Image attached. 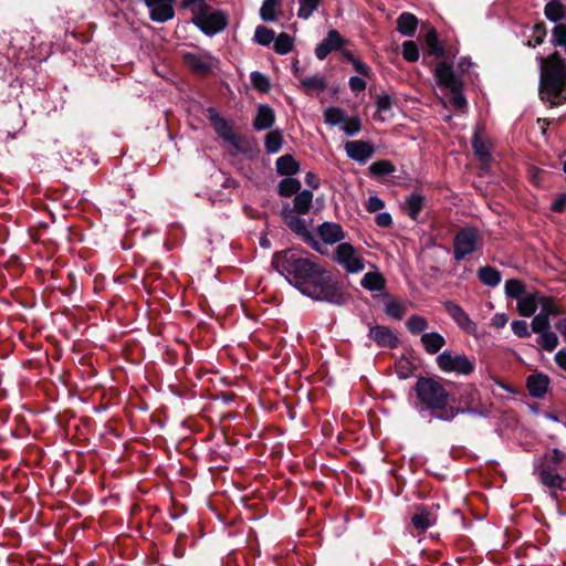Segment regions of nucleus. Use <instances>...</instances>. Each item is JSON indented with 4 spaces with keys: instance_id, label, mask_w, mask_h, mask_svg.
<instances>
[{
    "instance_id": "nucleus-47",
    "label": "nucleus",
    "mask_w": 566,
    "mask_h": 566,
    "mask_svg": "<svg viewBox=\"0 0 566 566\" xmlns=\"http://www.w3.org/2000/svg\"><path fill=\"white\" fill-rule=\"evenodd\" d=\"M251 84L255 90L261 93H268L271 88L270 78L258 71H254L250 75Z\"/></svg>"
},
{
    "instance_id": "nucleus-45",
    "label": "nucleus",
    "mask_w": 566,
    "mask_h": 566,
    "mask_svg": "<svg viewBox=\"0 0 566 566\" xmlns=\"http://www.w3.org/2000/svg\"><path fill=\"white\" fill-rule=\"evenodd\" d=\"M275 36V32L264 25H258L254 33V40L256 43L268 46L270 45Z\"/></svg>"
},
{
    "instance_id": "nucleus-52",
    "label": "nucleus",
    "mask_w": 566,
    "mask_h": 566,
    "mask_svg": "<svg viewBox=\"0 0 566 566\" xmlns=\"http://www.w3.org/2000/svg\"><path fill=\"white\" fill-rule=\"evenodd\" d=\"M531 327H532V331L537 334L547 332L549 328V317L542 313L537 314L533 318V321L531 323Z\"/></svg>"
},
{
    "instance_id": "nucleus-31",
    "label": "nucleus",
    "mask_w": 566,
    "mask_h": 566,
    "mask_svg": "<svg viewBox=\"0 0 566 566\" xmlns=\"http://www.w3.org/2000/svg\"><path fill=\"white\" fill-rule=\"evenodd\" d=\"M424 42L428 49L429 55L438 59L446 56V49L439 41L438 32L434 28H430L424 36Z\"/></svg>"
},
{
    "instance_id": "nucleus-26",
    "label": "nucleus",
    "mask_w": 566,
    "mask_h": 566,
    "mask_svg": "<svg viewBox=\"0 0 566 566\" xmlns=\"http://www.w3.org/2000/svg\"><path fill=\"white\" fill-rule=\"evenodd\" d=\"M474 395H475V389L472 386H467L461 390L460 397H459V405L455 406L453 403V408L459 409V415L473 413L475 411L474 410V400H475Z\"/></svg>"
},
{
    "instance_id": "nucleus-54",
    "label": "nucleus",
    "mask_w": 566,
    "mask_h": 566,
    "mask_svg": "<svg viewBox=\"0 0 566 566\" xmlns=\"http://www.w3.org/2000/svg\"><path fill=\"white\" fill-rule=\"evenodd\" d=\"M395 99L388 94H378L376 96L375 105L378 112H388L395 104Z\"/></svg>"
},
{
    "instance_id": "nucleus-27",
    "label": "nucleus",
    "mask_w": 566,
    "mask_h": 566,
    "mask_svg": "<svg viewBox=\"0 0 566 566\" xmlns=\"http://www.w3.org/2000/svg\"><path fill=\"white\" fill-rule=\"evenodd\" d=\"M426 352L434 355L446 345L444 337L438 332L423 333L420 338Z\"/></svg>"
},
{
    "instance_id": "nucleus-55",
    "label": "nucleus",
    "mask_w": 566,
    "mask_h": 566,
    "mask_svg": "<svg viewBox=\"0 0 566 566\" xmlns=\"http://www.w3.org/2000/svg\"><path fill=\"white\" fill-rule=\"evenodd\" d=\"M511 328L513 333L520 338L531 336L526 321H513L511 324Z\"/></svg>"
},
{
    "instance_id": "nucleus-42",
    "label": "nucleus",
    "mask_w": 566,
    "mask_h": 566,
    "mask_svg": "<svg viewBox=\"0 0 566 566\" xmlns=\"http://www.w3.org/2000/svg\"><path fill=\"white\" fill-rule=\"evenodd\" d=\"M281 0H263L260 8V17L264 22H273L276 20V7L280 6Z\"/></svg>"
},
{
    "instance_id": "nucleus-21",
    "label": "nucleus",
    "mask_w": 566,
    "mask_h": 566,
    "mask_svg": "<svg viewBox=\"0 0 566 566\" xmlns=\"http://www.w3.org/2000/svg\"><path fill=\"white\" fill-rule=\"evenodd\" d=\"M275 123V114L272 107L266 104H261L258 107L256 116L253 119V127L255 130L270 129Z\"/></svg>"
},
{
    "instance_id": "nucleus-63",
    "label": "nucleus",
    "mask_w": 566,
    "mask_h": 566,
    "mask_svg": "<svg viewBox=\"0 0 566 566\" xmlns=\"http://www.w3.org/2000/svg\"><path fill=\"white\" fill-rule=\"evenodd\" d=\"M507 321L509 317L506 314H495L494 317L492 318V326L495 328H503L506 325Z\"/></svg>"
},
{
    "instance_id": "nucleus-15",
    "label": "nucleus",
    "mask_w": 566,
    "mask_h": 566,
    "mask_svg": "<svg viewBox=\"0 0 566 566\" xmlns=\"http://www.w3.org/2000/svg\"><path fill=\"white\" fill-rule=\"evenodd\" d=\"M346 42L337 30H329L326 38L316 45L315 55L318 60H325L331 52L340 50Z\"/></svg>"
},
{
    "instance_id": "nucleus-7",
    "label": "nucleus",
    "mask_w": 566,
    "mask_h": 566,
    "mask_svg": "<svg viewBox=\"0 0 566 566\" xmlns=\"http://www.w3.org/2000/svg\"><path fill=\"white\" fill-rule=\"evenodd\" d=\"M482 244V237L478 228L463 227L453 237V259L460 262L480 250Z\"/></svg>"
},
{
    "instance_id": "nucleus-18",
    "label": "nucleus",
    "mask_w": 566,
    "mask_h": 566,
    "mask_svg": "<svg viewBox=\"0 0 566 566\" xmlns=\"http://www.w3.org/2000/svg\"><path fill=\"white\" fill-rule=\"evenodd\" d=\"M347 156L359 164H365L375 153L373 144L364 140H350L345 144Z\"/></svg>"
},
{
    "instance_id": "nucleus-57",
    "label": "nucleus",
    "mask_w": 566,
    "mask_h": 566,
    "mask_svg": "<svg viewBox=\"0 0 566 566\" xmlns=\"http://www.w3.org/2000/svg\"><path fill=\"white\" fill-rule=\"evenodd\" d=\"M368 212H376L385 207V201L378 196H370L365 205Z\"/></svg>"
},
{
    "instance_id": "nucleus-37",
    "label": "nucleus",
    "mask_w": 566,
    "mask_h": 566,
    "mask_svg": "<svg viewBox=\"0 0 566 566\" xmlns=\"http://www.w3.org/2000/svg\"><path fill=\"white\" fill-rule=\"evenodd\" d=\"M274 51L280 55L290 53L294 48V39L290 34L282 32L276 38L274 36Z\"/></svg>"
},
{
    "instance_id": "nucleus-48",
    "label": "nucleus",
    "mask_w": 566,
    "mask_h": 566,
    "mask_svg": "<svg viewBox=\"0 0 566 566\" xmlns=\"http://www.w3.org/2000/svg\"><path fill=\"white\" fill-rule=\"evenodd\" d=\"M324 118L331 126H336L346 120V115L339 107H328L324 112Z\"/></svg>"
},
{
    "instance_id": "nucleus-44",
    "label": "nucleus",
    "mask_w": 566,
    "mask_h": 566,
    "mask_svg": "<svg viewBox=\"0 0 566 566\" xmlns=\"http://www.w3.org/2000/svg\"><path fill=\"white\" fill-rule=\"evenodd\" d=\"M395 370L400 379H407L413 375L416 370V365L411 363L408 358L402 356L400 359L396 361Z\"/></svg>"
},
{
    "instance_id": "nucleus-30",
    "label": "nucleus",
    "mask_w": 566,
    "mask_h": 566,
    "mask_svg": "<svg viewBox=\"0 0 566 566\" xmlns=\"http://www.w3.org/2000/svg\"><path fill=\"white\" fill-rule=\"evenodd\" d=\"M424 196L419 192H412L406 198L405 209L411 220H418V217L424 207Z\"/></svg>"
},
{
    "instance_id": "nucleus-17",
    "label": "nucleus",
    "mask_w": 566,
    "mask_h": 566,
    "mask_svg": "<svg viewBox=\"0 0 566 566\" xmlns=\"http://www.w3.org/2000/svg\"><path fill=\"white\" fill-rule=\"evenodd\" d=\"M368 336L379 347L395 349L399 346L397 335L387 326L376 325L370 327Z\"/></svg>"
},
{
    "instance_id": "nucleus-46",
    "label": "nucleus",
    "mask_w": 566,
    "mask_h": 566,
    "mask_svg": "<svg viewBox=\"0 0 566 566\" xmlns=\"http://www.w3.org/2000/svg\"><path fill=\"white\" fill-rule=\"evenodd\" d=\"M537 344L546 352L554 350L558 345V337L554 332L541 333L537 338Z\"/></svg>"
},
{
    "instance_id": "nucleus-25",
    "label": "nucleus",
    "mask_w": 566,
    "mask_h": 566,
    "mask_svg": "<svg viewBox=\"0 0 566 566\" xmlns=\"http://www.w3.org/2000/svg\"><path fill=\"white\" fill-rule=\"evenodd\" d=\"M313 202V192L311 190L304 189L295 195L293 200V207L290 206V210L293 213L297 214H306L312 208Z\"/></svg>"
},
{
    "instance_id": "nucleus-29",
    "label": "nucleus",
    "mask_w": 566,
    "mask_h": 566,
    "mask_svg": "<svg viewBox=\"0 0 566 566\" xmlns=\"http://www.w3.org/2000/svg\"><path fill=\"white\" fill-rule=\"evenodd\" d=\"M472 149L475 157L481 161L483 166H489L492 158L491 151L489 150L485 142L482 139L479 130L473 134L471 140Z\"/></svg>"
},
{
    "instance_id": "nucleus-10",
    "label": "nucleus",
    "mask_w": 566,
    "mask_h": 566,
    "mask_svg": "<svg viewBox=\"0 0 566 566\" xmlns=\"http://www.w3.org/2000/svg\"><path fill=\"white\" fill-rule=\"evenodd\" d=\"M544 14L549 21L557 23L552 30V43L563 48L566 53V24L560 23L566 20V6L560 0L548 1L544 7Z\"/></svg>"
},
{
    "instance_id": "nucleus-40",
    "label": "nucleus",
    "mask_w": 566,
    "mask_h": 566,
    "mask_svg": "<svg viewBox=\"0 0 566 566\" xmlns=\"http://www.w3.org/2000/svg\"><path fill=\"white\" fill-rule=\"evenodd\" d=\"M505 294L518 301L525 294V284L521 280L510 279L505 282Z\"/></svg>"
},
{
    "instance_id": "nucleus-53",
    "label": "nucleus",
    "mask_w": 566,
    "mask_h": 566,
    "mask_svg": "<svg viewBox=\"0 0 566 566\" xmlns=\"http://www.w3.org/2000/svg\"><path fill=\"white\" fill-rule=\"evenodd\" d=\"M343 123H344V126L342 127V129L344 130V133L347 136H355L361 129V122L358 116H354L350 118L346 117V120Z\"/></svg>"
},
{
    "instance_id": "nucleus-64",
    "label": "nucleus",
    "mask_w": 566,
    "mask_h": 566,
    "mask_svg": "<svg viewBox=\"0 0 566 566\" xmlns=\"http://www.w3.org/2000/svg\"><path fill=\"white\" fill-rule=\"evenodd\" d=\"M555 363L566 371V349H560L555 354Z\"/></svg>"
},
{
    "instance_id": "nucleus-16",
    "label": "nucleus",
    "mask_w": 566,
    "mask_h": 566,
    "mask_svg": "<svg viewBox=\"0 0 566 566\" xmlns=\"http://www.w3.org/2000/svg\"><path fill=\"white\" fill-rule=\"evenodd\" d=\"M443 307L460 328L467 333H473L475 331V323L469 317L465 311L458 303L449 300L443 303Z\"/></svg>"
},
{
    "instance_id": "nucleus-4",
    "label": "nucleus",
    "mask_w": 566,
    "mask_h": 566,
    "mask_svg": "<svg viewBox=\"0 0 566 566\" xmlns=\"http://www.w3.org/2000/svg\"><path fill=\"white\" fill-rule=\"evenodd\" d=\"M207 116L214 133L226 143L234 147L239 153L248 155L250 151L255 150L256 142L254 139L249 140L245 137L238 136L233 132V128L229 122L220 116L216 107H208Z\"/></svg>"
},
{
    "instance_id": "nucleus-38",
    "label": "nucleus",
    "mask_w": 566,
    "mask_h": 566,
    "mask_svg": "<svg viewBox=\"0 0 566 566\" xmlns=\"http://www.w3.org/2000/svg\"><path fill=\"white\" fill-rule=\"evenodd\" d=\"M368 169L371 176L382 177L394 174L396 166L390 160L381 159L373 163Z\"/></svg>"
},
{
    "instance_id": "nucleus-3",
    "label": "nucleus",
    "mask_w": 566,
    "mask_h": 566,
    "mask_svg": "<svg viewBox=\"0 0 566 566\" xmlns=\"http://www.w3.org/2000/svg\"><path fill=\"white\" fill-rule=\"evenodd\" d=\"M539 97L552 107L566 103V60L558 51L539 57Z\"/></svg>"
},
{
    "instance_id": "nucleus-62",
    "label": "nucleus",
    "mask_w": 566,
    "mask_h": 566,
    "mask_svg": "<svg viewBox=\"0 0 566 566\" xmlns=\"http://www.w3.org/2000/svg\"><path fill=\"white\" fill-rule=\"evenodd\" d=\"M205 0H181L179 3V8L182 10H191L192 14H195V10L202 6Z\"/></svg>"
},
{
    "instance_id": "nucleus-43",
    "label": "nucleus",
    "mask_w": 566,
    "mask_h": 566,
    "mask_svg": "<svg viewBox=\"0 0 566 566\" xmlns=\"http://www.w3.org/2000/svg\"><path fill=\"white\" fill-rule=\"evenodd\" d=\"M298 1H300V8L297 11V17L303 20L310 19L323 2V0H298Z\"/></svg>"
},
{
    "instance_id": "nucleus-9",
    "label": "nucleus",
    "mask_w": 566,
    "mask_h": 566,
    "mask_svg": "<svg viewBox=\"0 0 566 566\" xmlns=\"http://www.w3.org/2000/svg\"><path fill=\"white\" fill-rule=\"evenodd\" d=\"M437 365L444 373H455L462 376H469L475 370V360L470 359L464 354H455L452 350H443L438 355Z\"/></svg>"
},
{
    "instance_id": "nucleus-13",
    "label": "nucleus",
    "mask_w": 566,
    "mask_h": 566,
    "mask_svg": "<svg viewBox=\"0 0 566 566\" xmlns=\"http://www.w3.org/2000/svg\"><path fill=\"white\" fill-rule=\"evenodd\" d=\"M415 513L411 516L410 523L417 530L419 534L424 533L430 526L436 524L437 515L434 514V507L439 505L427 506L424 504H417L413 506Z\"/></svg>"
},
{
    "instance_id": "nucleus-14",
    "label": "nucleus",
    "mask_w": 566,
    "mask_h": 566,
    "mask_svg": "<svg viewBox=\"0 0 566 566\" xmlns=\"http://www.w3.org/2000/svg\"><path fill=\"white\" fill-rule=\"evenodd\" d=\"M355 253L353 244L343 242L337 245L333 260L340 264L348 273H359L365 268L364 260H355L353 264H347L348 259Z\"/></svg>"
},
{
    "instance_id": "nucleus-59",
    "label": "nucleus",
    "mask_w": 566,
    "mask_h": 566,
    "mask_svg": "<svg viewBox=\"0 0 566 566\" xmlns=\"http://www.w3.org/2000/svg\"><path fill=\"white\" fill-rule=\"evenodd\" d=\"M354 70L365 76V77H370L373 75V71L370 69L369 65H367L365 62H363L361 60L359 59H356L353 63H352Z\"/></svg>"
},
{
    "instance_id": "nucleus-2",
    "label": "nucleus",
    "mask_w": 566,
    "mask_h": 566,
    "mask_svg": "<svg viewBox=\"0 0 566 566\" xmlns=\"http://www.w3.org/2000/svg\"><path fill=\"white\" fill-rule=\"evenodd\" d=\"M411 392L415 395L412 406L422 417L452 422L459 416V409L453 408L455 398L438 378L418 376Z\"/></svg>"
},
{
    "instance_id": "nucleus-20",
    "label": "nucleus",
    "mask_w": 566,
    "mask_h": 566,
    "mask_svg": "<svg viewBox=\"0 0 566 566\" xmlns=\"http://www.w3.org/2000/svg\"><path fill=\"white\" fill-rule=\"evenodd\" d=\"M317 234L326 244H334L345 239V232L340 224L325 221L317 228Z\"/></svg>"
},
{
    "instance_id": "nucleus-24",
    "label": "nucleus",
    "mask_w": 566,
    "mask_h": 566,
    "mask_svg": "<svg viewBox=\"0 0 566 566\" xmlns=\"http://www.w3.org/2000/svg\"><path fill=\"white\" fill-rule=\"evenodd\" d=\"M300 85L306 95H312L314 92H324L327 88V81L325 76L315 74L301 78Z\"/></svg>"
},
{
    "instance_id": "nucleus-35",
    "label": "nucleus",
    "mask_w": 566,
    "mask_h": 566,
    "mask_svg": "<svg viewBox=\"0 0 566 566\" xmlns=\"http://www.w3.org/2000/svg\"><path fill=\"white\" fill-rule=\"evenodd\" d=\"M302 184L298 179L292 178V176L282 179L277 186V193L281 197H291L301 191Z\"/></svg>"
},
{
    "instance_id": "nucleus-5",
    "label": "nucleus",
    "mask_w": 566,
    "mask_h": 566,
    "mask_svg": "<svg viewBox=\"0 0 566 566\" xmlns=\"http://www.w3.org/2000/svg\"><path fill=\"white\" fill-rule=\"evenodd\" d=\"M191 22L203 34L213 36L228 27L229 19L224 11L214 9L208 2H202V6L195 10Z\"/></svg>"
},
{
    "instance_id": "nucleus-41",
    "label": "nucleus",
    "mask_w": 566,
    "mask_h": 566,
    "mask_svg": "<svg viewBox=\"0 0 566 566\" xmlns=\"http://www.w3.org/2000/svg\"><path fill=\"white\" fill-rule=\"evenodd\" d=\"M543 485L552 490V496L556 497L555 490L566 491V476L551 475L545 473L543 475Z\"/></svg>"
},
{
    "instance_id": "nucleus-34",
    "label": "nucleus",
    "mask_w": 566,
    "mask_h": 566,
    "mask_svg": "<svg viewBox=\"0 0 566 566\" xmlns=\"http://www.w3.org/2000/svg\"><path fill=\"white\" fill-rule=\"evenodd\" d=\"M360 284L364 289L375 292V291H382L386 286V280L384 275L379 272H367L361 281Z\"/></svg>"
},
{
    "instance_id": "nucleus-36",
    "label": "nucleus",
    "mask_w": 566,
    "mask_h": 566,
    "mask_svg": "<svg viewBox=\"0 0 566 566\" xmlns=\"http://www.w3.org/2000/svg\"><path fill=\"white\" fill-rule=\"evenodd\" d=\"M283 145V135L280 129L268 133L264 137V146L268 154H276Z\"/></svg>"
},
{
    "instance_id": "nucleus-51",
    "label": "nucleus",
    "mask_w": 566,
    "mask_h": 566,
    "mask_svg": "<svg viewBox=\"0 0 566 566\" xmlns=\"http://www.w3.org/2000/svg\"><path fill=\"white\" fill-rule=\"evenodd\" d=\"M402 56L408 62L419 60V49L415 41L408 40L402 43Z\"/></svg>"
},
{
    "instance_id": "nucleus-12",
    "label": "nucleus",
    "mask_w": 566,
    "mask_h": 566,
    "mask_svg": "<svg viewBox=\"0 0 566 566\" xmlns=\"http://www.w3.org/2000/svg\"><path fill=\"white\" fill-rule=\"evenodd\" d=\"M565 463L566 454L559 449L555 448L551 453H546L543 458V462L535 469L541 483L543 484V475H545V473L551 475H562L558 473V470L563 471Z\"/></svg>"
},
{
    "instance_id": "nucleus-22",
    "label": "nucleus",
    "mask_w": 566,
    "mask_h": 566,
    "mask_svg": "<svg viewBox=\"0 0 566 566\" xmlns=\"http://www.w3.org/2000/svg\"><path fill=\"white\" fill-rule=\"evenodd\" d=\"M149 8L150 20L157 23H165L175 17L174 6L167 2H157L154 6H146Z\"/></svg>"
},
{
    "instance_id": "nucleus-28",
    "label": "nucleus",
    "mask_w": 566,
    "mask_h": 566,
    "mask_svg": "<svg viewBox=\"0 0 566 566\" xmlns=\"http://www.w3.org/2000/svg\"><path fill=\"white\" fill-rule=\"evenodd\" d=\"M418 27V19L410 12H402L397 19V31L405 36H413Z\"/></svg>"
},
{
    "instance_id": "nucleus-6",
    "label": "nucleus",
    "mask_w": 566,
    "mask_h": 566,
    "mask_svg": "<svg viewBox=\"0 0 566 566\" xmlns=\"http://www.w3.org/2000/svg\"><path fill=\"white\" fill-rule=\"evenodd\" d=\"M434 77H436V82L439 86L450 90V93H451L450 102L457 109H462V108L467 107L468 102H467L465 96L462 93L463 82L461 78L455 76V74L453 72L452 64L444 62V61L440 62L436 66Z\"/></svg>"
},
{
    "instance_id": "nucleus-39",
    "label": "nucleus",
    "mask_w": 566,
    "mask_h": 566,
    "mask_svg": "<svg viewBox=\"0 0 566 566\" xmlns=\"http://www.w3.org/2000/svg\"><path fill=\"white\" fill-rule=\"evenodd\" d=\"M538 302L541 306V313L546 316H556L563 313V310L559 305H557L552 296L541 295L538 294Z\"/></svg>"
},
{
    "instance_id": "nucleus-11",
    "label": "nucleus",
    "mask_w": 566,
    "mask_h": 566,
    "mask_svg": "<svg viewBox=\"0 0 566 566\" xmlns=\"http://www.w3.org/2000/svg\"><path fill=\"white\" fill-rule=\"evenodd\" d=\"M182 61L195 74L206 77L219 67V60L210 53H205L203 57L192 53L186 52L182 55Z\"/></svg>"
},
{
    "instance_id": "nucleus-32",
    "label": "nucleus",
    "mask_w": 566,
    "mask_h": 566,
    "mask_svg": "<svg viewBox=\"0 0 566 566\" xmlns=\"http://www.w3.org/2000/svg\"><path fill=\"white\" fill-rule=\"evenodd\" d=\"M478 279L482 284L491 287H495L501 283L502 274L501 272L491 265L481 266L478 270Z\"/></svg>"
},
{
    "instance_id": "nucleus-8",
    "label": "nucleus",
    "mask_w": 566,
    "mask_h": 566,
    "mask_svg": "<svg viewBox=\"0 0 566 566\" xmlns=\"http://www.w3.org/2000/svg\"><path fill=\"white\" fill-rule=\"evenodd\" d=\"M297 213H293L290 210V203L284 202L282 210H281V217L284 222V224L295 234L302 238V240L314 251L324 254V251L322 249V243L315 238V235L307 230L305 220L297 217Z\"/></svg>"
},
{
    "instance_id": "nucleus-50",
    "label": "nucleus",
    "mask_w": 566,
    "mask_h": 566,
    "mask_svg": "<svg viewBox=\"0 0 566 566\" xmlns=\"http://www.w3.org/2000/svg\"><path fill=\"white\" fill-rule=\"evenodd\" d=\"M385 313L395 319H401L406 313V307L400 302L391 298L386 304Z\"/></svg>"
},
{
    "instance_id": "nucleus-33",
    "label": "nucleus",
    "mask_w": 566,
    "mask_h": 566,
    "mask_svg": "<svg viewBox=\"0 0 566 566\" xmlns=\"http://www.w3.org/2000/svg\"><path fill=\"white\" fill-rule=\"evenodd\" d=\"M538 306V293L527 294L520 298L517 302L518 313L525 317L532 316L536 312Z\"/></svg>"
},
{
    "instance_id": "nucleus-23",
    "label": "nucleus",
    "mask_w": 566,
    "mask_h": 566,
    "mask_svg": "<svg viewBox=\"0 0 566 566\" xmlns=\"http://www.w3.org/2000/svg\"><path fill=\"white\" fill-rule=\"evenodd\" d=\"M276 172L280 176H294L300 172L301 165L291 154H285L276 159Z\"/></svg>"
},
{
    "instance_id": "nucleus-49",
    "label": "nucleus",
    "mask_w": 566,
    "mask_h": 566,
    "mask_svg": "<svg viewBox=\"0 0 566 566\" xmlns=\"http://www.w3.org/2000/svg\"><path fill=\"white\" fill-rule=\"evenodd\" d=\"M406 326L411 334H419L428 328V322L424 317L419 315H411Z\"/></svg>"
},
{
    "instance_id": "nucleus-19",
    "label": "nucleus",
    "mask_w": 566,
    "mask_h": 566,
    "mask_svg": "<svg viewBox=\"0 0 566 566\" xmlns=\"http://www.w3.org/2000/svg\"><path fill=\"white\" fill-rule=\"evenodd\" d=\"M551 378L548 375L536 371L526 377V388L530 396L535 399H543L548 391Z\"/></svg>"
},
{
    "instance_id": "nucleus-60",
    "label": "nucleus",
    "mask_w": 566,
    "mask_h": 566,
    "mask_svg": "<svg viewBox=\"0 0 566 566\" xmlns=\"http://www.w3.org/2000/svg\"><path fill=\"white\" fill-rule=\"evenodd\" d=\"M349 88L357 93L366 88V82L359 76H352L348 81Z\"/></svg>"
},
{
    "instance_id": "nucleus-1",
    "label": "nucleus",
    "mask_w": 566,
    "mask_h": 566,
    "mask_svg": "<svg viewBox=\"0 0 566 566\" xmlns=\"http://www.w3.org/2000/svg\"><path fill=\"white\" fill-rule=\"evenodd\" d=\"M271 264L301 294L316 302L343 306L349 300L343 282L325 269L317 256L305 250L276 251Z\"/></svg>"
},
{
    "instance_id": "nucleus-56",
    "label": "nucleus",
    "mask_w": 566,
    "mask_h": 566,
    "mask_svg": "<svg viewBox=\"0 0 566 566\" xmlns=\"http://www.w3.org/2000/svg\"><path fill=\"white\" fill-rule=\"evenodd\" d=\"M546 34H547L546 24L543 21L537 22L533 27V35H534V41H535L534 45H541L544 42Z\"/></svg>"
},
{
    "instance_id": "nucleus-58",
    "label": "nucleus",
    "mask_w": 566,
    "mask_h": 566,
    "mask_svg": "<svg viewBox=\"0 0 566 566\" xmlns=\"http://www.w3.org/2000/svg\"><path fill=\"white\" fill-rule=\"evenodd\" d=\"M551 210L563 213L566 210V192L559 193L551 205Z\"/></svg>"
},
{
    "instance_id": "nucleus-61",
    "label": "nucleus",
    "mask_w": 566,
    "mask_h": 566,
    "mask_svg": "<svg viewBox=\"0 0 566 566\" xmlns=\"http://www.w3.org/2000/svg\"><path fill=\"white\" fill-rule=\"evenodd\" d=\"M375 222L378 227L389 228L392 224V218L390 213L381 212L376 216Z\"/></svg>"
}]
</instances>
